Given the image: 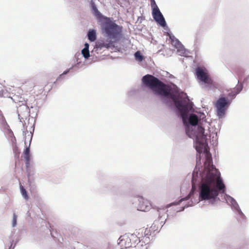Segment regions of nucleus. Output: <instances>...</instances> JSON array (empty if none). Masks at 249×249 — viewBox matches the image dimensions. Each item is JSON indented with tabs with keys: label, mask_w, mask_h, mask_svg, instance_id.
Returning a JSON list of instances; mask_svg holds the SVG:
<instances>
[{
	"label": "nucleus",
	"mask_w": 249,
	"mask_h": 249,
	"mask_svg": "<svg viewBox=\"0 0 249 249\" xmlns=\"http://www.w3.org/2000/svg\"><path fill=\"white\" fill-rule=\"evenodd\" d=\"M152 16L154 19L161 26L164 27L166 25L165 20L159 8H153Z\"/></svg>",
	"instance_id": "423d86ee"
},
{
	"label": "nucleus",
	"mask_w": 249,
	"mask_h": 249,
	"mask_svg": "<svg viewBox=\"0 0 249 249\" xmlns=\"http://www.w3.org/2000/svg\"><path fill=\"white\" fill-rule=\"evenodd\" d=\"M151 5L152 10L153 9V8H159L156 3L155 0H151Z\"/></svg>",
	"instance_id": "aec40b11"
},
{
	"label": "nucleus",
	"mask_w": 249,
	"mask_h": 249,
	"mask_svg": "<svg viewBox=\"0 0 249 249\" xmlns=\"http://www.w3.org/2000/svg\"><path fill=\"white\" fill-rule=\"evenodd\" d=\"M4 120V117L2 114V111L0 110V120L3 121Z\"/></svg>",
	"instance_id": "412c9836"
},
{
	"label": "nucleus",
	"mask_w": 249,
	"mask_h": 249,
	"mask_svg": "<svg viewBox=\"0 0 249 249\" xmlns=\"http://www.w3.org/2000/svg\"><path fill=\"white\" fill-rule=\"evenodd\" d=\"M89 45L88 43H86L85 44V47L84 49H86V50H89Z\"/></svg>",
	"instance_id": "4be33fe9"
},
{
	"label": "nucleus",
	"mask_w": 249,
	"mask_h": 249,
	"mask_svg": "<svg viewBox=\"0 0 249 249\" xmlns=\"http://www.w3.org/2000/svg\"><path fill=\"white\" fill-rule=\"evenodd\" d=\"M82 53L84 57L86 58H88L89 57V50L83 49L82 50Z\"/></svg>",
	"instance_id": "a211bd4d"
},
{
	"label": "nucleus",
	"mask_w": 249,
	"mask_h": 249,
	"mask_svg": "<svg viewBox=\"0 0 249 249\" xmlns=\"http://www.w3.org/2000/svg\"><path fill=\"white\" fill-rule=\"evenodd\" d=\"M113 42L112 40L107 39L106 41H102L98 42L97 43V47L99 48L102 49L104 48L108 49L111 47H114Z\"/></svg>",
	"instance_id": "1a4fd4ad"
},
{
	"label": "nucleus",
	"mask_w": 249,
	"mask_h": 249,
	"mask_svg": "<svg viewBox=\"0 0 249 249\" xmlns=\"http://www.w3.org/2000/svg\"><path fill=\"white\" fill-rule=\"evenodd\" d=\"M139 203L138 206V210L141 211H146L151 208L150 202L146 199L141 198L139 200Z\"/></svg>",
	"instance_id": "6e6552de"
},
{
	"label": "nucleus",
	"mask_w": 249,
	"mask_h": 249,
	"mask_svg": "<svg viewBox=\"0 0 249 249\" xmlns=\"http://www.w3.org/2000/svg\"><path fill=\"white\" fill-rule=\"evenodd\" d=\"M187 199V197L184 198H183V199H181L179 200V202H181V201H182V200H186Z\"/></svg>",
	"instance_id": "b1692460"
},
{
	"label": "nucleus",
	"mask_w": 249,
	"mask_h": 249,
	"mask_svg": "<svg viewBox=\"0 0 249 249\" xmlns=\"http://www.w3.org/2000/svg\"><path fill=\"white\" fill-rule=\"evenodd\" d=\"M225 185L220 177V174L215 168L209 171L200 186L199 199H214L219 193H224Z\"/></svg>",
	"instance_id": "f03ea898"
},
{
	"label": "nucleus",
	"mask_w": 249,
	"mask_h": 249,
	"mask_svg": "<svg viewBox=\"0 0 249 249\" xmlns=\"http://www.w3.org/2000/svg\"><path fill=\"white\" fill-rule=\"evenodd\" d=\"M88 36L89 39L90 41H95L96 39V35L95 31L93 30H89L88 34Z\"/></svg>",
	"instance_id": "4468645a"
},
{
	"label": "nucleus",
	"mask_w": 249,
	"mask_h": 249,
	"mask_svg": "<svg viewBox=\"0 0 249 249\" xmlns=\"http://www.w3.org/2000/svg\"><path fill=\"white\" fill-rule=\"evenodd\" d=\"M231 103V101L224 97H220L215 102V107L217 115L219 117H222Z\"/></svg>",
	"instance_id": "20e7f679"
},
{
	"label": "nucleus",
	"mask_w": 249,
	"mask_h": 249,
	"mask_svg": "<svg viewBox=\"0 0 249 249\" xmlns=\"http://www.w3.org/2000/svg\"><path fill=\"white\" fill-rule=\"evenodd\" d=\"M17 216L15 213H14L13 217V223L12 225L13 227L16 226L17 224Z\"/></svg>",
	"instance_id": "6ab92c4d"
},
{
	"label": "nucleus",
	"mask_w": 249,
	"mask_h": 249,
	"mask_svg": "<svg viewBox=\"0 0 249 249\" xmlns=\"http://www.w3.org/2000/svg\"><path fill=\"white\" fill-rule=\"evenodd\" d=\"M204 132V128L201 126H198L196 135V141L200 144L203 143L206 139V135H205Z\"/></svg>",
	"instance_id": "0eeeda50"
},
{
	"label": "nucleus",
	"mask_w": 249,
	"mask_h": 249,
	"mask_svg": "<svg viewBox=\"0 0 249 249\" xmlns=\"http://www.w3.org/2000/svg\"><path fill=\"white\" fill-rule=\"evenodd\" d=\"M20 191H21V193L22 196L26 200H28L29 199V196H28L27 192L26 191V190L24 189V188L22 185L20 186Z\"/></svg>",
	"instance_id": "2eb2a0df"
},
{
	"label": "nucleus",
	"mask_w": 249,
	"mask_h": 249,
	"mask_svg": "<svg viewBox=\"0 0 249 249\" xmlns=\"http://www.w3.org/2000/svg\"><path fill=\"white\" fill-rule=\"evenodd\" d=\"M170 38L172 39V44L176 48H177L180 45V43L178 39L172 38L171 37H170Z\"/></svg>",
	"instance_id": "f3484780"
},
{
	"label": "nucleus",
	"mask_w": 249,
	"mask_h": 249,
	"mask_svg": "<svg viewBox=\"0 0 249 249\" xmlns=\"http://www.w3.org/2000/svg\"><path fill=\"white\" fill-rule=\"evenodd\" d=\"M103 30L110 39L114 42L118 41L121 36L122 28L115 22L108 20L104 24Z\"/></svg>",
	"instance_id": "7ed1b4c3"
},
{
	"label": "nucleus",
	"mask_w": 249,
	"mask_h": 249,
	"mask_svg": "<svg viewBox=\"0 0 249 249\" xmlns=\"http://www.w3.org/2000/svg\"><path fill=\"white\" fill-rule=\"evenodd\" d=\"M68 72H69V70H67V71H64V72L62 73V74H67Z\"/></svg>",
	"instance_id": "5701e85b"
},
{
	"label": "nucleus",
	"mask_w": 249,
	"mask_h": 249,
	"mask_svg": "<svg viewBox=\"0 0 249 249\" xmlns=\"http://www.w3.org/2000/svg\"><path fill=\"white\" fill-rule=\"evenodd\" d=\"M178 204H179V202H178V203H173L172 204V205H178Z\"/></svg>",
	"instance_id": "393cba45"
},
{
	"label": "nucleus",
	"mask_w": 249,
	"mask_h": 249,
	"mask_svg": "<svg viewBox=\"0 0 249 249\" xmlns=\"http://www.w3.org/2000/svg\"><path fill=\"white\" fill-rule=\"evenodd\" d=\"M135 59L139 61H142L143 60V56L141 55L140 52L137 51L135 53Z\"/></svg>",
	"instance_id": "dca6fc26"
},
{
	"label": "nucleus",
	"mask_w": 249,
	"mask_h": 249,
	"mask_svg": "<svg viewBox=\"0 0 249 249\" xmlns=\"http://www.w3.org/2000/svg\"><path fill=\"white\" fill-rule=\"evenodd\" d=\"M142 81L146 87L155 91L159 95L164 97L170 96L179 110L182 118L184 119L187 116L190 109L188 98H182L179 95L176 96L171 94L170 87L153 75H145L142 77Z\"/></svg>",
	"instance_id": "f257e3e1"
},
{
	"label": "nucleus",
	"mask_w": 249,
	"mask_h": 249,
	"mask_svg": "<svg viewBox=\"0 0 249 249\" xmlns=\"http://www.w3.org/2000/svg\"><path fill=\"white\" fill-rule=\"evenodd\" d=\"M196 74L197 79L200 81L208 86L213 84V80L206 70H203L200 67H198L196 70Z\"/></svg>",
	"instance_id": "39448f33"
},
{
	"label": "nucleus",
	"mask_w": 249,
	"mask_h": 249,
	"mask_svg": "<svg viewBox=\"0 0 249 249\" xmlns=\"http://www.w3.org/2000/svg\"><path fill=\"white\" fill-rule=\"evenodd\" d=\"M242 89V87H238L236 89L228 90L229 91L226 98L229 99L231 101L232 99L234 98L237 94H238Z\"/></svg>",
	"instance_id": "9b49d317"
},
{
	"label": "nucleus",
	"mask_w": 249,
	"mask_h": 249,
	"mask_svg": "<svg viewBox=\"0 0 249 249\" xmlns=\"http://www.w3.org/2000/svg\"><path fill=\"white\" fill-rule=\"evenodd\" d=\"M23 155L25 160L26 166L27 168H28L30 166L31 157L30 155V145L26 147V149L23 151Z\"/></svg>",
	"instance_id": "9d476101"
},
{
	"label": "nucleus",
	"mask_w": 249,
	"mask_h": 249,
	"mask_svg": "<svg viewBox=\"0 0 249 249\" xmlns=\"http://www.w3.org/2000/svg\"><path fill=\"white\" fill-rule=\"evenodd\" d=\"M189 122L192 125H196L198 122V118L196 114H192L189 116Z\"/></svg>",
	"instance_id": "f8f14e48"
},
{
	"label": "nucleus",
	"mask_w": 249,
	"mask_h": 249,
	"mask_svg": "<svg viewBox=\"0 0 249 249\" xmlns=\"http://www.w3.org/2000/svg\"><path fill=\"white\" fill-rule=\"evenodd\" d=\"M212 159L211 155L210 153H207L206 155V160L205 162V165L210 170V166L212 165L213 166V165L212 164ZM213 168V167H212Z\"/></svg>",
	"instance_id": "ddd939ff"
}]
</instances>
